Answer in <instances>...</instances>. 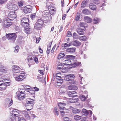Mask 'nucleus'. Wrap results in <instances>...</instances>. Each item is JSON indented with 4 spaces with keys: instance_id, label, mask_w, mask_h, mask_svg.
Wrapping results in <instances>:
<instances>
[{
    "instance_id": "f257e3e1",
    "label": "nucleus",
    "mask_w": 121,
    "mask_h": 121,
    "mask_svg": "<svg viewBox=\"0 0 121 121\" xmlns=\"http://www.w3.org/2000/svg\"><path fill=\"white\" fill-rule=\"evenodd\" d=\"M42 18L44 21V23L48 24L50 22V20L52 19L51 14L47 10H45L42 12Z\"/></svg>"
},
{
    "instance_id": "f03ea898",
    "label": "nucleus",
    "mask_w": 121,
    "mask_h": 121,
    "mask_svg": "<svg viewBox=\"0 0 121 121\" xmlns=\"http://www.w3.org/2000/svg\"><path fill=\"white\" fill-rule=\"evenodd\" d=\"M6 8L8 9L14 11L17 10L18 9L17 6L14 4L12 2H8L6 5Z\"/></svg>"
},
{
    "instance_id": "7ed1b4c3",
    "label": "nucleus",
    "mask_w": 121,
    "mask_h": 121,
    "mask_svg": "<svg viewBox=\"0 0 121 121\" xmlns=\"http://www.w3.org/2000/svg\"><path fill=\"white\" fill-rule=\"evenodd\" d=\"M6 36L8 39L11 43L14 42L17 37V35L15 33L6 34Z\"/></svg>"
},
{
    "instance_id": "20e7f679",
    "label": "nucleus",
    "mask_w": 121,
    "mask_h": 121,
    "mask_svg": "<svg viewBox=\"0 0 121 121\" xmlns=\"http://www.w3.org/2000/svg\"><path fill=\"white\" fill-rule=\"evenodd\" d=\"M8 17L10 20H13L17 17V15L15 11L10 12L8 14Z\"/></svg>"
},
{
    "instance_id": "39448f33",
    "label": "nucleus",
    "mask_w": 121,
    "mask_h": 121,
    "mask_svg": "<svg viewBox=\"0 0 121 121\" xmlns=\"http://www.w3.org/2000/svg\"><path fill=\"white\" fill-rule=\"evenodd\" d=\"M24 92L22 91H18L17 92V94H18L17 97L19 100H21L24 99L25 94Z\"/></svg>"
},
{
    "instance_id": "423d86ee",
    "label": "nucleus",
    "mask_w": 121,
    "mask_h": 121,
    "mask_svg": "<svg viewBox=\"0 0 121 121\" xmlns=\"http://www.w3.org/2000/svg\"><path fill=\"white\" fill-rule=\"evenodd\" d=\"M20 74L15 78V80L17 81H21L26 78V76L23 73H21Z\"/></svg>"
},
{
    "instance_id": "0eeeda50",
    "label": "nucleus",
    "mask_w": 121,
    "mask_h": 121,
    "mask_svg": "<svg viewBox=\"0 0 121 121\" xmlns=\"http://www.w3.org/2000/svg\"><path fill=\"white\" fill-rule=\"evenodd\" d=\"M10 82H7L6 83H1L0 84V90L3 91L5 90L7 86L10 85Z\"/></svg>"
},
{
    "instance_id": "6e6552de",
    "label": "nucleus",
    "mask_w": 121,
    "mask_h": 121,
    "mask_svg": "<svg viewBox=\"0 0 121 121\" xmlns=\"http://www.w3.org/2000/svg\"><path fill=\"white\" fill-rule=\"evenodd\" d=\"M31 8V6L30 5H28L26 6L24 8V12L25 13H30L32 11Z\"/></svg>"
},
{
    "instance_id": "1a4fd4ad",
    "label": "nucleus",
    "mask_w": 121,
    "mask_h": 121,
    "mask_svg": "<svg viewBox=\"0 0 121 121\" xmlns=\"http://www.w3.org/2000/svg\"><path fill=\"white\" fill-rule=\"evenodd\" d=\"M34 103L26 102V107L27 110L29 111L33 108Z\"/></svg>"
},
{
    "instance_id": "9d476101",
    "label": "nucleus",
    "mask_w": 121,
    "mask_h": 121,
    "mask_svg": "<svg viewBox=\"0 0 121 121\" xmlns=\"http://www.w3.org/2000/svg\"><path fill=\"white\" fill-rule=\"evenodd\" d=\"M79 27H82V28L84 31L86 30V28L88 26L87 24L86 23L82 22H81L78 25Z\"/></svg>"
},
{
    "instance_id": "9b49d317",
    "label": "nucleus",
    "mask_w": 121,
    "mask_h": 121,
    "mask_svg": "<svg viewBox=\"0 0 121 121\" xmlns=\"http://www.w3.org/2000/svg\"><path fill=\"white\" fill-rule=\"evenodd\" d=\"M74 76L73 74H69L66 75L65 77L64 80L69 81L70 80H73L74 79Z\"/></svg>"
},
{
    "instance_id": "f8f14e48",
    "label": "nucleus",
    "mask_w": 121,
    "mask_h": 121,
    "mask_svg": "<svg viewBox=\"0 0 121 121\" xmlns=\"http://www.w3.org/2000/svg\"><path fill=\"white\" fill-rule=\"evenodd\" d=\"M12 23L11 22L4 21L2 23V25L5 27L7 28L9 27L12 25Z\"/></svg>"
},
{
    "instance_id": "ddd939ff",
    "label": "nucleus",
    "mask_w": 121,
    "mask_h": 121,
    "mask_svg": "<svg viewBox=\"0 0 121 121\" xmlns=\"http://www.w3.org/2000/svg\"><path fill=\"white\" fill-rule=\"evenodd\" d=\"M76 94V92L75 91H69L67 93L69 97H77V95H75Z\"/></svg>"
},
{
    "instance_id": "4468645a",
    "label": "nucleus",
    "mask_w": 121,
    "mask_h": 121,
    "mask_svg": "<svg viewBox=\"0 0 121 121\" xmlns=\"http://www.w3.org/2000/svg\"><path fill=\"white\" fill-rule=\"evenodd\" d=\"M65 105V104L64 103H59L58 104V105L60 107V112L61 113H65V111H61V110H63V111L65 109V107H61V105H63V106H64Z\"/></svg>"
},
{
    "instance_id": "2eb2a0df",
    "label": "nucleus",
    "mask_w": 121,
    "mask_h": 121,
    "mask_svg": "<svg viewBox=\"0 0 121 121\" xmlns=\"http://www.w3.org/2000/svg\"><path fill=\"white\" fill-rule=\"evenodd\" d=\"M89 6L90 9L94 11L96 9L97 7L93 3H90L89 5Z\"/></svg>"
},
{
    "instance_id": "dca6fc26",
    "label": "nucleus",
    "mask_w": 121,
    "mask_h": 121,
    "mask_svg": "<svg viewBox=\"0 0 121 121\" xmlns=\"http://www.w3.org/2000/svg\"><path fill=\"white\" fill-rule=\"evenodd\" d=\"M76 48H67L66 51L70 53H74L75 52Z\"/></svg>"
},
{
    "instance_id": "f3484780",
    "label": "nucleus",
    "mask_w": 121,
    "mask_h": 121,
    "mask_svg": "<svg viewBox=\"0 0 121 121\" xmlns=\"http://www.w3.org/2000/svg\"><path fill=\"white\" fill-rule=\"evenodd\" d=\"M82 112L84 113L83 114L85 115H87L90 113L91 115L92 114V112L91 111H87L86 109H83L82 110Z\"/></svg>"
},
{
    "instance_id": "a211bd4d",
    "label": "nucleus",
    "mask_w": 121,
    "mask_h": 121,
    "mask_svg": "<svg viewBox=\"0 0 121 121\" xmlns=\"http://www.w3.org/2000/svg\"><path fill=\"white\" fill-rule=\"evenodd\" d=\"M84 19L85 22L88 23H90L92 21V19L88 16L84 17Z\"/></svg>"
},
{
    "instance_id": "6ab92c4d",
    "label": "nucleus",
    "mask_w": 121,
    "mask_h": 121,
    "mask_svg": "<svg viewBox=\"0 0 121 121\" xmlns=\"http://www.w3.org/2000/svg\"><path fill=\"white\" fill-rule=\"evenodd\" d=\"M83 30L82 28H78L77 29V31L79 35H83L84 34V33Z\"/></svg>"
},
{
    "instance_id": "aec40b11",
    "label": "nucleus",
    "mask_w": 121,
    "mask_h": 121,
    "mask_svg": "<svg viewBox=\"0 0 121 121\" xmlns=\"http://www.w3.org/2000/svg\"><path fill=\"white\" fill-rule=\"evenodd\" d=\"M81 63L80 62H76L71 64V65L72 67H75L80 65Z\"/></svg>"
},
{
    "instance_id": "412c9836",
    "label": "nucleus",
    "mask_w": 121,
    "mask_h": 121,
    "mask_svg": "<svg viewBox=\"0 0 121 121\" xmlns=\"http://www.w3.org/2000/svg\"><path fill=\"white\" fill-rule=\"evenodd\" d=\"M19 113V111L18 110L16 109H14L12 111V115L18 117Z\"/></svg>"
},
{
    "instance_id": "4be33fe9",
    "label": "nucleus",
    "mask_w": 121,
    "mask_h": 121,
    "mask_svg": "<svg viewBox=\"0 0 121 121\" xmlns=\"http://www.w3.org/2000/svg\"><path fill=\"white\" fill-rule=\"evenodd\" d=\"M81 44V43L79 41L76 40L73 42V45L75 46H78Z\"/></svg>"
},
{
    "instance_id": "5701e85b",
    "label": "nucleus",
    "mask_w": 121,
    "mask_h": 121,
    "mask_svg": "<svg viewBox=\"0 0 121 121\" xmlns=\"http://www.w3.org/2000/svg\"><path fill=\"white\" fill-rule=\"evenodd\" d=\"M68 88L70 90H76L78 89V87L76 86L71 85L69 86L68 87Z\"/></svg>"
},
{
    "instance_id": "b1692460",
    "label": "nucleus",
    "mask_w": 121,
    "mask_h": 121,
    "mask_svg": "<svg viewBox=\"0 0 121 121\" xmlns=\"http://www.w3.org/2000/svg\"><path fill=\"white\" fill-rule=\"evenodd\" d=\"M65 54L64 52H62L60 53L58 55V59H60L61 58H63L65 59Z\"/></svg>"
},
{
    "instance_id": "393cba45",
    "label": "nucleus",
    "mask_w": 121,
    "mask_h": 121,
    "mask_svg": "<svg viewBox=\"0 0 121 121\" xmlns=\"http://www.w3.org/2000/svg\"><path fill=\"white\" fill-rule=\"evenodd\" d=\"M82 13L85 15H89L91 14V12L88 9H84L82 10Z\"/></svg>"
},
{
    "instance_id": "a878e982",
    "label": "nucleus",
    "mask_w": 121,
    "mask_h": 121,
    "mask_svg": "<svg viewBox=\"0 0 121 121\" xmlns=\"http://www.w3.org/2000/svg\"><path fill=\"white\" fill-rule=\"evenodd\" d=\"M87 4L86 0H84L82 2L81 4V7L82 8H83L85 7Z\"/></svg>"
},
{
    "instance_id": "bb28decb",
    "label": "nucleus",
    "mask_w": 121,
    "mask_h": 121,
    "mask_svg": "<svg viewBox=\"0 0 121 121\" xmlns=\"http://www.w3.org/2000/svg\"><path fill=\"white\" fill-rule=\"evenodd\" d=\"M24 27V31L27 34H29L30 33V26L29 25L27 26V27Z\"/></svg>"
},
{
    "instance_id": "cd10ccee",
    "label": "nucleus",
    "mask_w": 121,
    "mask_h": 121,
    "mask_svg": "<svg viewBox=\"0 0 121 121\" xmlns=\"http://www.w3.org/2000/svg\"><path fill=\"white\" fill-rule=\"evenodd\" d=\"M100 21V19L97 17L95 18L93 20V23L96 24L98 23Z\"/></svg>"
},
{
    "instance_id": "c85d7f7f",
    "label": "nucleus",
    "mask_w": 121,
    "mask_h": 121,
    "mask_svg": "<svg viewBox=\"0 0 121 121\" xmlns=\"http://www.w3.org/2000/svg\"><path fill=\"white\" fill-rule=\"evenodd\" d=\"M81 111L80 110L77 109L75 108H74L73 110V112L74 113H78L80 112Z\"/></svg>"
},
{
    "instance_id": "c756f323",
    "label": "nucleus",
    "mask_w": 121,
    "mask_h": 121,
    "mask_svg": "<svg viewBox=\"0 0 121 121\" xmlns=\"http://www.w3.org/2000/svg\"><path fill=\"white\" fill-rule=\"evenodd\" d=\"M74 119L76 121H78L81 119V116H80L75 115L74 117Z\"/></svg>"
},
{
    "instance_id": "7c9ffc66",
    "label": "nucleus",
    "mask_w": 121,
    "mask_h": 121,
    "mask_svg": "<svg viewBox=\"0 0 121 121\" xmlns=\"http://www.w3.org/2000/svg\"><path fill=\"white\" fill-rule=\"evenodd\" d=\"M24 2V1L23 0H21L19 1L18 3V4L19 6V7L22 6L23 5V3Z\"/></svg>"
},
{
    "instance_id": "2f4dec72",
    "label": "nucleus",
    "mask_w": 121,
    "mask_h": 121,
    "mask_svg": "<svg viewBox=\"0 0 121 121\" xmlns=\"http://www.w3.org/2000/svg\"><path fill=\"white\" fill-rule=\"evenodd\" d=\"M28 22H23V23H21V25L24 27H27V26H28L29 25Z\"/></svg>"
},
{
    "instance_id": "473e14b6",
    "label": "nucleus",
    "mask_w": 121,
    "mask_h": 121,
    "mask_svg": "<svg viewBox=\"0 0 121 121\" xmlns=\"http://www.w3.org/2000/svg\"><path fill=\"white\" fill-rule=\"evenodd\" d=\"M80 98L82 101H85L86 99V98L85 96L82 95L80 96Z\"/></svg>"
},
{
    "instance_id": "72a5a7b5",
    "label": "nucleus",
    "mask_w": 121,
    "mask_h": 121,
    "mask_svg": "<svg viewBox=\"0 0 121 121\" xmlns=\"http://www.w3.org/2000/svg\"><path fill=\"white\" fill-rule=\"evenodd\" d=\"M37 17L35 14H33L31 15V18L33 20H35V18Z\"/></svg>"
},
{
    "instance_id": "f704fd0d",
    "label": "nucleus",
    "mask_w": 121,
    "mask_h": 121,
    "mask_svg": "<svg viewBox=\"0 0 121 121\" xmlns=\"http://www.w3.org/2000/svg\"><path fill=\"white\" fill-rule=\"evenodd\" d=\"M44 21L43 19L42 18H41L38 20L36 22H38L39 23L43 24V23H44Z\"/></svg>"
},
{
    "instance_id": "c9c22d12",
    "label": "nucleus",
    "mask_w": 121,
    "mask_h": 121,
    "mask_svg": "<svg viewBox=\"0 0 121 121\" xmlns=\"http://www.w3.org/2000/svg\"><path fill=\"white\" fill-rule=\"evenodd\" d=\"M29 22L28 19L27 18L24 17L22 19L21 22V23H23V22Z\"/></svg>"
},
{
    "instance_id": "e433bc0d",
    "label": "nucleus",
    "mask_w": 121,
    "mask_h": 121,
    "mask_svg": "<svg viewBox=\"0 0 121 121\" xmlns=\"http://www.w3.org/2000/svg\"><path fill=\"white\" fill-rule=\"evenodd\" d=\"M79 39L80 40L85 41L86 40L87 37L85 36H82L81 37H80Z\"/></svg>"
},
{
    "instance_id": "4c0bfd02",
    "label": "nucleus",
    "mask_w": 121,
    "mask_h": 121,
    "mask_svg": "<svg viewBox=\"0 0 121 121\" xmlns=\"http://www.w3.org/2000/svg\"><path fill=\"white\" fill-rule=\"evenodd\" d=\"M73 37L74 39H76L78 38V35L75 32L73 33Z\"/></svg>"
},
{
    "instance_id": "58836bf2",
    "label": "nucleus",
    "mask_w": 121,
    "mask_h": 121,
    "mask_svg": "<svg viewBox=\"0 0 121 121\" xmlns=\"http://www.w3.org/2000/svg\"><path fill=\"white\" fill-rule=\"evenodd\" d=\"M16 117H17L16 116H11L10 117V121H15L16 120Z\"/></svg>"
},
{
    "instance_id": "ea45409f",
    "label": "nucleus",
    "mask_w": 121,
    "mask_h": 121,
    "mask_svg": "<svg viewBox=\"0 0 121 121\" xmlns=\"http://www.w3.org/2000/svg\"><path fill=\"white\" fill-rule=\"evenodd\" d=\"M27 100L26 101V103H34V100L31 99H27Z\"/></svg>"
},
{
    "instance_id": "a19ab883",
    "label": "nucleus",
    "mask_w": 121,
    "mask_h": 121,
    "mask_svg": "<svg viewBox=\"0 0 121 121\" xmlns=\"http://www.w3.org/2000/svg\"><path fill=\"white\" fill-rule=\"evenodd\" d=\"M80 18V14L79 13H77L76 17H75V20L76 21H78L79 20Z\"/></svg>"
},
{
    "instance_id": "79ce46f5",
    "label": "nucleus",
    "mask_w": 121,
    "mask_h": 121,
    "mask_svg": "<svg viewBox=\"0 0 121 121\" xmlns=\"http://www.w3.org/2000/svg\"><path fill=\"white\" fill-rule=\"evenodd\" d=\"M18 118V120L17 121H26L25 119L23 117L19 116Z\"/></svg>"
},
{
    "instance_id": "37998d69",
    "label": "nucleus",
    "mask_w": 121,
    "mask_h": 121,
    "mask_svg": "<svg viewBox=\"0 0 121 121\" xmlns=\"http://www.w3.org/2000/svg\"><path fill=\"white\" fill-rule=\"evenodd\" d=\"M54 112L55 113L54 114L55 115H57V116H58V115L59 112L57 111L56 108L55 107L54 108Z\"/></svg>"
},
{
    "instance_id": "c03bdc74",
    "label": "nucleus",
    "mask_w": 121,
    "mask_h": 121,
    "mask_svg": "<svg viewBox=\"0 0 121 121\" xmlns=\"http://www.w3.org/2000/svg\"><path fill=\"white\" fill-rule=\"evenodd\" d=\"M75 81L73 80H69L68 82V83L69 84L72 85L75 84Z\"/></svg>"
},
{
    "instance_id": "a18cd8bd",
    "label": "nucleus",
    "mask_w": 121,
    "mask_h": 121,
    "mask_svg": "<svg viewBox=\"0 0 121 121\" xmlns=\"http://www.w3.org/2000/svg\"><path fill=\"white\" fill-rule=\"evenodd\" d=\"M79 99L78 98H75V99H73L71 101V103H75L78 101Z\"/></svg>"
},
{
    "instance_id": "49530a36",
    "label": "nucleus",
    "mask_w": 121,
    "mask_h": 121,
    "mask_svg": "<svg viewBox=\"0 0 121 121\" xmlns=\"http://www.w3.org/2000/svg\"><path fill=\"white\" fill-rule=\"evenodd\" d=\"M21 69L16 70H13V72L15 73H20L21 72L20 71Z\"/></svg>"
},
{
    "instance_id": "de8ad7c7",
    "label": "nucleus",
    "mask_w": 121,
    "mask_h": 121,
    "mask_svg": "<svg viewBox=\"0 0 121 121\" xmlns=\"http://www.w3.org/2000/svg\"><path fill=\"white\" fill-rule=\"evenodd\" d=\"M30 91H27L29 92L30 93H31V94H35V92L34 90H30Z\"/></svg>"
},
{
    "instance_id": "09e8293b",
    "label": "nucleus",
    "mask_w": 121,
    "mask_h": 121,
    "mask_svg": "<svg viewBox=\"0 0 121 121\" xmlns=\"http://www.w3.org/2000/svg\"><path fill=\"white\" fill-rule=\"evenodd\" d=\"M34 28L36 30H40L42 28V27L40 26H34Z\"/></svg>"
},
{
    "instance_id": "8fccbe9b",
    "label": "nucleus",
    "mask_w": 121,
    "mask_h": 121,
    "mask_svg": "<svg viewBox=\"0 0 121 121\" xmlns=\"http://www.w3.org/2000/svg\"><path fill=\"white\" fill-rule=\"evenodd\" d=\"M35 25L36 26H39L42 27L43 26V24L39 23L38 22H36L35 24Z\"/></svg>"
},
{
    "instance_id": "3c124183",
    "label": "nucleus",
    "mask_w": 121,
    "mask_h": 121,
    "mask_svg": "<svg viewBox=\"0 0 121 121\" xmlns=\"http://www.w3.org/2000/svg\"><path fill=\"white\" fill-rule=\"evenodd\" d=\"M67 47H69L68 44L66 43L64 44V48L65 49H66Z\"/></svg>"
},
{
    "instance_id": "603ef678",
    "label": "nucleus",
    "mask_w": 121,
    "mask_h": 121,
    "mask_svg": "<svg viewBox=\"0 0 121 121\" xmlns=\"http://www.w3.org/2000/svg\"><path fill=\"white\" fill-rule=\"evenodd\" d=\"M70 55H66L65 56V59H68V60H65V61H68V60H69L70 59L69 58L70 57Z\"/></svg>"
},
{
    "instance_id": "864d4df0",
    "label": "nucleus",
    "mask_w": 121,
    "mask_h": 121,
    "mask_svg": "<svg viewBox=\"0 0 121 121\" xmlns=\"http://www.w3.org/2000/svg\"><path fill=\"white\" fill-rule=\"evenodd\" d=\"M37 79L39 80V81L40 82H42V77H40L39 76H37Z\"/></svg>"
},
{
    "instance_id": "5fc2aeb1",
    "label": "nucleus",
    "mask_w": 121,
    "mask_h": 121,
    "mask_svg": "<svg viewBox=\"0 0 121 121\" xmlns=\"http://www.w3.org/2000/svg\"><path fill=\"white\" fill-rule=\"evenodd\" d=\"M50 48L51 47H48L47 51V54H49L50 51Z\"/></svg>"
},
{
    "instance_id": "6e6d98bb",
    "label": "nucleus",
    "mask_w": 121,
    "mask_h": 121,
    "mask_svg": "<svg viewBox=\"0 0 121 121\" xmlns=\"http://www.w3.org/2000/svg\"><path fill=\"white\" fill-rule=\"evenodd\" d=\"M24 112L23 113V115L26 117L27 115H28V112L26 111H24L23 112Z\"/></svg>"
},
{
    "instance_id": "4d7b16f0",
    "label": "nucleus",
    "mask_w": 121,
    "mask_h": 121,
    "mask_svg": "<svg viewBox=\"0 0 121 121\" xmlns=\"http://www.w3.org/2000/svg\"><path fill=\"white\" fill-rule=\"evenodd\" d=\"M63 79H62L60 78V79L59 80V81L57 82V83H60V84L62 83L63 82Z\"/></svg>"
},
{
    "instance_id": "13d9d810",
    "label": "nucleus",
    "mask_w": 121,
    "mask_h": 121,
    "mask_svg": "<svg viewBox=\"0 0 121 121\" xmlns=\"http://www.w3.org/2000/svg\"><path fill=\"white\" fill-rule=\"evenodd\" d=\"M7 0H0V4H3L6 2Z\"/></svg>"
},
{
    "instance_id": "bf43d9fd",
    "label": "nucleus",
    "mask_w": 121,
    "mask_h": 121,
    "mask_svg": "<svg viewBox=\"0 0 121 121\" xmlns=\"http://www.w3.org/2000/svg\"><path fill=\"white\" fill-rule=\"evenodd\" d=\"M18 69H20V67L18 66H15L14 67V68L13 69V70H18Z\"/></svg>"
},
{
    "instance_id": "052dcab7",
    "label": "nucleus",
    "mask_w": 121,
    "mask_h": 121,
    "mask_svg": "<svg viewBox=\"0 0 121 121\" xmlns=\"http://www.w3.org/2000/svg\"><path fill=\"white\" fill-rule=\"evenodd\" d=\"M18 46H16V48L15 49L14 52H15L17 53L18 51Z\"/></svg>"
},
{
    "instance_id": "680f3d73",
    "label": "nucleus",
    "mask_w": 121,
    "mask_h": 121,
    "mask_svg": "<svg viewBox=\"0 0 121 121\" xmlns=\"http://www.w3.org/2000/svg\"><path fill=\"white\" fill-rule=\"evenodd\" d=\"M50 9V10L51 11V12L52 14H54V13L56 11L55 10L53 9Z\"/></svg>"
},
{
    "instance_id": "e2e57ef3",
    "label": "nucleus",
    "mask_w": 121,
    "mask_h": 121,
    "mask_svg": "<svg viewBox=\"0 0 121 121\" xmlns=\"http://www.w3.org/2000/svg\"><path fill=\"white\" fill-rule=\"evenodd\" d=\"M43 71V70H38V72L40 73V74L42 75L44 74Z\"/></svg>"
},
{
    "instance_id": "0e129e2a",
    "label": "nucleus",
    "mask_w": 121,
    "mask_h": 121,
    "mask_svg": "<svg viewBox=\"0 0 121 121\" xmlns=\"http://www.w3.org/2000/svg\"><path fill=\"white\" fill-rule=\"evenodd\" d=\"M75 56L72 55H70V57L69 58L70 59H74L75 58Z\"/></svg>"
},
{
    "instance_id": "69168bd1",
    "label": "nucleus",
    "mask_w": 121,
    "mask_h": 121,
    "mask_svg": "<svg viewBox=\"0 0 121 121\" xmlns=\"http://www.w3.org/2000/svg\"><path fill=\"white\" fill-rule=\"evenodd\" d=\"M68 36H72V34L70 32L68 31L67 32V35Z\"/></svg>"
},
{
    "instance_id": "338daca9",
    "label": "nucleus",
    "mask_w": 121,
    "mask_h": 121,
    "mask_svg": "<svg viewBox=\"0 0 121 121\" xmlns=\"http://www.w3.org/2000/svg\"><path fill=\"white\" fill-rule=\"evenodd\" d=\"M34 60L35 62L36 63H38L39 62L38 61V59L37 57H35L34 58Z\"/></svg>"
},
{
    "instance_id": "774afa93",
    "label": "nucleus",
    "mask_w": 121,
    "mask_h": 121,
    "mask_svg": "<svg viewBox=\"0 0 121 121\" xmlns=\"http://www.w3.org/2000/svg\"><path fill=\"white\" fill-rule=\"evenodd\" d=\"M64 120L65 121H69V118L68 117H65L64 118Z\"/></svg>"
}]
</instances>
